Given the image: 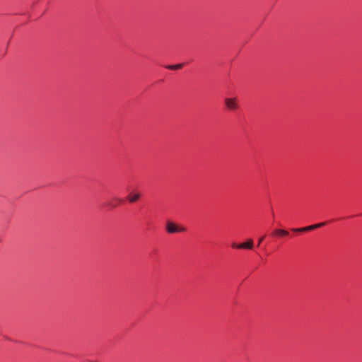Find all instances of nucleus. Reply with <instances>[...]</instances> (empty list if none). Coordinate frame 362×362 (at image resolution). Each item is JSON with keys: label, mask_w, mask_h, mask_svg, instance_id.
Masks as SVG:
<instances>
[{"label": "nucleus", "mask_w": 362, "mask_h": 362, "mask_svg": "<svg viewBox=\"0 0 362 362\" xmlns=\"http://www.w3.org/2000/svg\"><path fill=\"white\" fill-rule=\"evenodd\" d=\"M325 225V223L322 222V223H317V224L311 225V226L303 227V228H293L292 231H293V232L309 231V230H312L320 228V227H322V226H323Z\"/></svg>", "instance_id": "nucleus-2"}, {"label": "nucleus", "mask_w": 362, "mask_h": 362, "mask_svg": "<svg viewBox=\"0 0 362 362\" xmlns=\"http://www.w3.org/2000/svg\"><path fill=\"white\" fill-rule=\"evenodd\" d=\"M232 247L238 249H248L251 250L253 247V240L249 239L247 242L236 245L235 243L232 244Z\"/></svg>", "instance_id": "nucleus-3"}, {"label": "nucleus", "mask_w": 362, "mask_h": 362, "mask_svg": "<svg viewBox=\"0 0 362 362\" xmlns=\"http://www.w3.org/2000/svg\"><path fill=\"white\" fill-rule=\"evenodd\" d=\"M274 234L276 235L286 236L288 235V232L284 229H276L274 230Z\"/></svg>", "instance_id": "nucleus-6"}, {"label": "nucleus", "mask_w": 362, "mask_h": 362, "mask_svg": "<svg viewBox=\"0 0 362 362\" xmlns=\"http://www.w3.org/2000/svg\"><path fill=\"white\" fill-rule=\"evenodd\" d=\"M263 239H264V237H262V238H260L259 239V240H258V245H259L261 244V243L262 242Z\"/></svg>", "instance_id": "nucleus-8"}, {"label": "nucleus", "mask_w": 362, "mask_h": 362, "mask_svg": "<svg viewBox=\"0 0 362 362\" xmlns=\"http://www.w3.org/2000/svg\"><path fill=\"white\" fill-rule=\"evenodd\" d=\"M119 202H122V199H117Z\"/></svg>", "instance_id": "nucleus-9"}, {"label": "nucleus", "mask_w": 362, "mask_h": 362, "mask_svg": "<svg viewBox=\"0 0 362 362\" xmlns=\"http://www.w3.org/2000/svg\"><path fill=\"white\" fill-rule=\"evenodd\" d=\"M165 230L168 233H175L178 232L186 231V228L185 227H179L175 223L171 221H168L166 223Z\"/></svg>", "instance_id": "nucleus-1"}, {"label": "nucleus", "mask_w": 362, "mask_h": 362, "mask_svg": "<svg viewBox=\"0 0 362 362\" xmlns=\"http://www.w3.org/2000/svg\"><path fill=\"white\" fill-rule=\"evenodd\" d=\"M225 104L228 109L234 110L237 108V104L235 98H226Z\"/></svg>", "instance_id": "nucleus-4"}, {"label": "nucleus", "mask_w": 362, "mask_h": 362, "mask_svg": "<svg viewBox=\"0 0 362 362\" xmlns=\"http://www.w3.org/2000/svg\"><path fill=\"white\" fill-rule=\"evenodd\" d=\"M141 197V194L139 192L136 193H130L127 197V199L129 202L134 203L136 202Z\"/></svg>", "instance_id": "nucleus-5"}, {"label": "nucleus", "mask_w": 362, "mask_h": 362, "mask_svg": "<svg viewBox=\"0 0 362 362\" xmlns=\"http://www.w3.org/2000/svg\"><path fill=\"white\" fill-rule=\"evenodd\" d=\"M183 66V64H175V65H168L166 66L165 67L168 69H170V70H176V69H180Z\"/></svg>", "instance_id": "nucleus-7"}]
</instances>
